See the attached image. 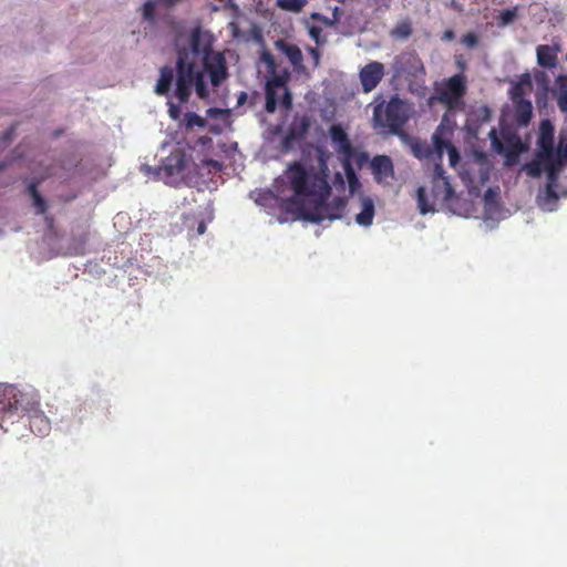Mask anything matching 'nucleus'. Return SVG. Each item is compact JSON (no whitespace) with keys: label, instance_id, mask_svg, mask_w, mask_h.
<instances>
[{"label":"nucleus","instance_id":"f257e3e1","mask_svg":"<svg viewBox=\"0 0 567 567\" xmlns=\"http://www.w3.org/2000/svg\"><path fill=\"white\" fill-rule=\"evenodd\" d=\"M173 84V94L177 99L178 104L168 100L167 106L168 115L174 121L181 117L182 110L179 104H185L189 101L193 90L202 100L209 96L204 72L196 69L194 61L188 60V52L185 48L178 49L175 69L171 65H164L159 69V76L154 92L159 96H168Z\"/></svg>","mask_w":567,"mask_h":567},{"label":"nucleus","instance_id":"f03ea898","mask_svg":"<svg viewBox=\"0 0 567 567\" xmlns=\"http://www.w3.org/2000/svg\"><path fill=\"white\" fill-rule=\"evenodd\" d=\"M27 417L31 432L39 436L51 430L49 419L39 408V395L34 389L0 384V434L13 432V425Z\"/></svg>","mask_w":567,"mask_h":567},{"label":"nucleus","instance_id":"7ed1b4c3","mask_svg":"<svg viewBox=\"0 0 567 567\" xmlns=\"http://www.w3.org/2000/svg\"><path fill=\"white\" fill-rule=\"evenodd\" d=\"M319 172H308L300 162L290 163L285 172L288 184L293 190L292 197H318L324 199L330 195L331 187L328 183L329 155L322 148H318Z\"/></svg>","mask_w":567,"mask_h":567},{"label":"nucleus","instance_id":"20e7f679","mask_svg":"<svg viewBox=\"0 0 567 567\" xmlns=\"http://www.w3.org/2000/svg\"><path fill=\"white\" fill-rule=\"evenodd\" d=\"M216 38L207 29L200 24L195 25L188 37L189 49L184 47L195 56H202L203 69L209 75L213 86H219L228 76L227 62L225 55L220 51H214ZM183 47H177L182 49Z\"/></svg>","mask_w":567,"mask_h":567},{"label":"nucleus","instance_id":"39448f33","mask_svg":"<svg viewBox=\"0 0 567 567\" xmlns=\"http://www.w3.org/2000/svg\"><path fill=\"white\" fill-rule=\"evenodd\" d=\"M315 198V206L308 208L302 199L289 197L282 202L281 208L287 214L293 215L297 219H303L320 224L326 219L333 220L342 217L347 202L341 197H336L331 203H326L327 198Z\"/></svg>","mask_w":567,"mask_h":567},{"label":"nucleus","instance_id":"423d86ee","mask_svg":"<svg viewBox=\"0 0 567 567\" xmlns=\"http://www.w3.org/2000/svg\"><path fill=\"white\" fill-rule=\"evenodd\" d=\"M411 107L398 95L375 105L373 126L390 134H399L410 118Z\"/></svg>","mask_w":567,"mask_h":567},{"label":"nucleus","instance_id":"0eeeda50","mask_svg":"<svg viewBox=\"0 0 567 567\" xmlns=\"http://www.w3.org/2000/svg\"><path fill=\"white\" fill-rule=\"evenodd\" d=\"M193 162L182 148H175L156 169V175L166 185L178 186L188 183V173Z\"/></svg>","mask_w":567,"mask_h":567},{"label":"nucleus","instance_id":"6e6552de","mask_svg":"<svg viewBox=\"0 0 567 567\" xmlns=\"http://www.w3.org/2000/svg\"><path fill=\"white\" fill-rule=\"evenodd\" d=\"M467 81L464 74H454L442 83H436L434 93L429 99V104L435 102L443 104L447 110H454L463 105V97L466 94Z\"/></svg>","mask_w":567,"mask_h":567},{"label":"nucleus","instance_id":"1a4fd4ad","mask_svg":"<svg viewBox=\"0 0 567 567\" xmlns=\"http://www.w3.org/2000/svg\"><path fill=\"white\" fill-rule=\"evenodd\" d=\"M454 196V189L449 179L433 178L432 179V199L426 195L424 187L417 189V205L421 214H427L435 210V204L449 203Z\"/></svg>","mask_w":567,"mask_h":567},{"label":"nucleus","instance_id":"9d476101","mask_svg":"<svg viewBox=\"0 0 567 567\" xmlns=\"http://www.w3.org/2000/svg\"><path fill=\"white\" fill-rule=\"evenodd\" d=\"M329 135L334 151L339 155V159H355V164L361 167L367 161L365 153H358L343 127L340 124H333L329 128Z\"/></svg>","mask_w":567,"mask_h":567},{"label":"nucleus","instance_id":"9b49d317","mask_svg":"<svg viewBox=\"0 0 567 567\" xmlns=\"http://www.w3.org/2000/svg\"><path fill=\"white\" fill-rule=\"evenodd\" d=\"M288 76L274 74L266 82V104L265 109L268 113H274L277 110L278 99L277 89L284 87V96L281 100L282 106L287 110L292 106V96L290 91L286 87Z\"/></svg>","mask_w":567,"mask_h":567},{"label":"nucleus","instance_id":"f8f14e48","mask_svg":"<svg viewBox=\"0 0 567 567\" xmlns=\"http://www.w3.org/2000/svg\"><path fill=\"white\" fill-rule=\"evenodd\" d=\"M554 125L549 120L542 121L537 138V157L546 159L547 162L556 157L554 151Z\"/></svg>","mask_w":567,"mask_h":567},{"label":"nucleus","instance_id":"ddd939ff","mask_svg":"<svg viewBox=\"0 0 567 567\" xmlns=\"http://www.w3.org/2000/svg\"><path fill=\"white\" fill-rule=\"evenodd\" d=\"M384 76V65L381 62L372 61L365 64L359 72L362 90L365 93L373 91Z\"/></svg>","mask_w":567,"mask_h":567},{"label":"nucleus","instance_id":"4468645a","mask_svg":"<svg viewBox=\"0 0 567 567\" xmlns=\"http://www.w3.org/2000/svg\"><path fill=\"white\" fill-rule=\"evenodd\" d=\"M371 169L378 183L386 182L393 177L394 168L391 158L386 155H377L371 162Z\"/></svg>","mask_w":567,"mask_h":567},{"label":"nucleus","instance_id":"2eb2a0df","mask_svg":"<svg viewBox=\"0 0 567 567\" xmlns=\"http://www.w3.org/2000/svg\"><path fill=\"white\" fill-rule=\"evenodd\" d=\"M277 49L282 52L296 72L305 70L303 55L300 48L297 44L288 43L284 40H279L276 43Z\"/></svg>","mask_w":567,"mask_h":567},{"label":"nucleus","instance_id":"dca6fc26","mask_svg":"<svg viewBox=\"0 0 567 567\" xmlns=\"http://www.w3.org/2000/svg\"><path fill=\"white\" fill-rule=\"evenodd\" d=\"M310 128V118L308 116H302L300 118L295 120L285 138H284V145L288 146L291 142L295 141H301L306 137Z\"/></svg>","mask_w":567,"mask_h":567},{"label":"nucleus","instance_id":"f3484780","mask_svg":"<svg viewBox=\"0 0 567 567\" xmlns=\"http://www.w3.org/2000/svg\"><path fill=\"white\" fill-rule=\"evenodd\" d=\"M526 146L523 144L520 138L513 137L507 140L506 146L504 148L505 154V165L513 166L518 163L519 155L525 152Z\"/></svg>","mask_w":567,"mask_h":567},{"label":"nucleus","instance_id":"a211bd4d","mask_svg":"<svg viewBox=\"0 0 567 567\" xmlns=\"http://www.w3.org/2000/svg\"><path fill=\"white\" fill-rule=\"evenodd\" d=\"M553 95L557 102L558 109L563 113H567V74L557 76Z\"/></svg>","mask_w":567,"mask_h":567},{"label":"nucleus","instance_id":"6ab92c4d","mask_svg":"<svg viewBox=\"0 0 567 567\" xmlns=\"http://www.w3.org/2000/svg\"><path fill=\"white\" fill-rule=\"evenodd\" d=\"M537 53V63L546 69H553L557 64V54L555 50L547 45L540 44L536 49Z\"/></svg>","mask_w":567,"mask_h":567},{"label":"nucleus","instance_id":"aec40b11","mask_svg":"<svg viewBox=\"0 0 567 567\" xmlns=\"http://www.w3.org/2000/svg\"><path fill=\"white\" fill-rule=\"evenodd\" d=\"M526 89H532V79L528 73L522 74L518 81L511 86L509 95L512 102H516L518 100H526Z\"/></svg>","mask_w":567,"mask_h":567},{"label":"nucleus","instance_id":"412c9836","mask_svg":"<svg viewBox=\"0 0 567 567\" xmlns=\"http://www.w3.org/2000/svg\"><path fill=\"white\" fill-rule=\"evenodd\" d=\"M515 110V118L519 124H527L533 114V105L529 100H518L513 102Z\"/></svg>","mask_w":567,"mask_h":567},{"label":"nucleus","instance_id":"4be33fe9","mask_svg":"<svg viewBox=\"0 0 567 567\" xmlns=\"http://www.w3.org/2000/svg\"><path fill=\"white\" fill-rule=\"evenodd\" d=\"M374 217V204L365 198L362 203V210L355 216V221L361 226H370Z\"/></svg>","mask_w":567,"mask_h":567},{"label":"nucleus","instance_id":"5701e85b","mask_svg":"<svg viewBox=\"0 0 567 567\" xmlns=\"http://www.w3.org/2000/svg\"><path fill=\"white\" fill-rule=\"evenodd\" d=\"M341 163L344 169L346 177L348 179L349 190L350 193L353 194L361 186L353 167V163H355V159H347L342 161Z\"/></svg>","mask_w":567,"mask_h":567},{"label":"nucleus","instance_id":"b1692460","mask_svg":"<svg viewBox=\"0 0 567 567\" xmlns=\"http://www.w3.org/2000/svg\"><path fill=\"white\" fill-rule=\"evenodd\" d=\"M307 0H276V7L282 11L299 13L307 6Z\"/></svg>","mask_w":567,"mask_h":567},{"label":"nucleus","instance_id":"393cba45","mask_svg":"<svg viewBox=\"0 0 567 567\" xmlns=\"http://www.w3.org/2000/svg\"><path fill=\"white\" fill-rule=\"evenodd\" d=\"M157 6H162V3L158 0H147L142 6V18L144 21L155 24L156 23V12L155 9Z\"/></svg>","mask_w":567,"mask_h":567},{"label":"nucleus","instance_id":"a878e982","mask_svg":"<svg viewBox=\"0 0 567 567\" xmlns=\"http://www.w3.org/2000/svg\"><path fill=\"white\" fill-rule=\"evenodd\" d=\"M546 165H547L546 159H542L536 156L535 159H533L524 165V169L528 176L538 177V176H540L542 171L545 169Z\"/></svg>","mask_w":567,"mask_h":567},{"label":"nucleus","instance_id":"bb28decb","mask_svg":"<svg viewBox=\"0 0 567 567\" xmlns=\"http://www.w3.org/2000/svg\"><path fill=\"white\" fill-rule=\"evenodd\" d=\"M185 126L187 128L204 127L206 125L205 118L194 112H187L184 116Z\"/></svg>","mask_w":567,"mask_h":567},{"label":"nucleus","instance_id":"cd10ccee","mask_svg":"<svg viewBox=\"0 0 567 567\" xmlns=\"http://www.w3.org/2000/svg\"><path fill=\"white\" fill-rule=\"evenodd\" d=\"M432 138L434 147L440 156L443 154L444 151L449 150L452 146V143L449 140L444 138L442 134L439 132H435Z\"/></svg>","mask_w":567,"mask_h":567},{"label":"nucleus","instance_id":"c85d7f7f","mask_svg":"<svg viewBox=\"0 0 567 567\" xmlns=\"http://www.w3.org/2000/svg\"><path fill=\"white\" fill-rule=\"evenodd\" d=\"M32 200L34 208L37 209V213L39 215L44 214L47 210V202L44 200V198L41 195H37L35 198H33Z\"/></svg>","mask_w":567,"mask_h":567},{"label":"nucleus","instance_id":"c756f323","mask_svg":"<svg viewBox=\"0 0 567 567\" xmlns=\"http://www.w3.org/2000/svg\"><path fill=\"white\" fill-rule=\"evenodd\" d=\"M462 43L467 48H474L478 43V37L474 32H468L463 35Z\"/></svg>","mask_w":567,"mask_h":567},{"label":"nucleus","instance_id":"7c9ffc66","mask_svg":"<svg viewBox=\"0 0 567 567\" xmlns=\"http://www.w3.org/2000/svg\"><path fill=\"white\" fill-rule=\"evenodd\" d=\"M321 34H322V29L320 27H317V25L310 27L309 35L311 37V39H313L316 41L317 44H322L324 42V40L321 39Z\"/></svg>","mask_w":567,"mask_h":567},{"label":"nucleus","instance_id":"2f4dec72","mask_svg":"<svg viewBox=\"0 0 567 567\" xmlns=\"http://www.w3.org/2000/svg\"><path fill=\"white\" fill-rule=\"evenodd\" d=\"M545 169L548 173L549 182H554L556 178V171H557L556 157L554 159H550V162H547Z\"/></svg>","mask_w":567,"mask_h":567},{"label":"nucleus","instance_id":"473e14b6","mask_svg":"<svg viewBox=\"0 0 567 567\" xmlns=\"http://www.w3.org/2000/svg\"><path fill=\"white\" fill-rule=\"evenodd\" d=\"M515 12L513 10H505L501 14V22L502 24H508L511 23L515 18Z\"/></svg>","mask_w":567,"mask_h":567},{"label":"nucleus","instance_id":"72a5a7b5","mask_svg":"<svg viewBox=\"0 0 567 567\" xmlns=\"http://www.w3.org/2000/svg\"><path fill=\"white\" fill-rule=\"evenodd\" d=\"M446 151L449 152V157H450L451 165H455L458 162V159H460V155H458L456 148L452 145Z\"/></svg>","mask_w":567,"mask_h":567},{"label":"nucleus","instance_id":"f704fd0d","mask_svg":"<svg viewBox=\"0 0 567 567\" xmlns=\"http://www.w3.org/2000/svg\"><path fill=\"white\" fill-rule=\"evenodd\" d=\"M433 178L449 179V178L445 176V171H444V168H443V166H442L441 164H436V165L434 166Z\"/></svg>","mask_w":567,"mask_h":567},{"label":"nucleus","instance_id":"c9c22d12","mask_svg":"<svg viewBox=\"0 0 567 567\" xmlns=\"http://www.w3.org/2000/svg\"><path fill=\"white\" fill-rule=\"evenodd\" d=\"M395 32L403 38H408L411 34V28L409 24H402L396 28Z\"/></svg>","mask_w":567,"mask_h":567},{"label":"nucleus","instance_id":"e433bc0d","mask_svg":"<svg viewBox=\"0 0 567 567\" xmlns=\"http://www.w3.org/2000/svg\"><path fill=\"white\" fill-rule=\"evenodd\" d=\"M207 166H209L212 169H214L215 172H220L221 168H223V164L218 161H215V159H209L206 162Z\"/></svg>","mask_w":567,"mask_h":567},{"label":"nucleus","instance_id":"4c0bfd02","mask_svg":"<svg viewBox=\"0 0 567 567\" xmlns=\"http://www.w3.org/2000/svg\"><path fill=\"white\" fill-rule=\"evenodd\" d=\"M455 63H456V66L458 68V70L461 71L460 74H463V72L467 68V64H466L465 60L463 59V56H461V55L456 56Z\"/></svg>","mask_w":567,"mask_h":567},{"label":"nucleus","instance_id":"58836bf2","mask_svg":"<svg viewBox=\"0 0 567 567\" xmlns=\"http://www.w3.org/2000/svg\"><path fill=\"white\" fill-rule=\"evenodd\" d=\"M28 193L33 198H35L37 195H40L38 192V184L37 183H30L28 186Z\"/></svg>","mask_w":567,"mask_h":567},{"label":"nucleus","instance_id":"ea45409f","mask_svg":"<svg viewBox=\"0 0 567 567\" xmlns=\"http://www.w3.org/2000/svg\"><path fill=\"white\" fill-rule=\"evenodd\" d=\"M207 116L209 117H217L218 115L223 114L224 111L221 109H217V107H210L207 110Z\"/></svg>","mask_w":567,"mask_h":567},{"label":"nucleus","instance_id":"a19ab883","mask_svg":"<svg viewBox=\"0 0 567 567\" xmlns=\"http://www.w3.org/2000/svg\"><path fill=\"white\" fill-rule=\"evenodd\" d=\"M247 93L246 92H240L237 96V106H241L246 103L247 101Z\"/></svg>","mask_w":567,"mask_h":567},{"label":"nucleus","instance_id":"79ce46f5","mask_svg":"<svg viewBox=\"0 0 567 567\" xmlns=\"http://www.w3.org/2000/svg\"><path fill=\"white\" fill-rule=\"evenodd\" d=\"M309 53L311 54V56L315 59V62L316 64L319 63V60H320V53L318 51V49L316 48H309Z\"/></svg>","mask_w":567,"mask_h":567},{"label":"nucleus","instance_id":"37998d69","mask_svg":"<svg viewBox=\"0 0 567 567\" xmlns=\"http://www.w3.org/2000/svg\"><path fill=\"white\" fill-rule=\"evenodd\" d=\"M455 34H454V31L453 30H446L444 33H443V37L442 39L445 40V41H452L454 39Z\"/></svg>","mask_w":567,"mask_h":567},{"label":"nucleus","instance_id":"c03bdc74","mask_svg":"<svg viewBox=\"0 0 567 567\" xmlns=\"http://www.w3.org/2000/svg\"><path fill=\"white\" fill-rule=\"evenodd\" d=\"M205 231H206V225H205V223H204V221H200V223H199V225H198V227H197V233H198L199 235H203Z\"/></svg>","mask_w":567,"mask_h":567},{"label":"nucleus","instance_id":"a18cd8bd","mask_svg":"<svg viewBox=\"0 0 567 567\" xmlns=\"http://www.w3.org/2000/svg\"><path fill=\"white\" fill-rule=\"evenodd\" d=\"M337 13H338V8H336L333 11V20L329 21L328 19H324V23L328 25H332L334 23V21L337 20Z\"/></svg>","mask_w":567,"mask_h":567},{"label":"nucleus","instance_id":"49530a36","mask_svg":"<svg viewBox=\"0 0 567 567\" xmlns=\"http://www.w3.org/2000/svg\"><path fill=\"white\" fill-rule=\"evenodd\" d=\"M14 132V128L11 127L10 130H8L4 134H3V140L7 141V140H10L12 134Z\"/></svg>","mask_w":567,"mask_h":567},{"label":"nucleus","instance_id":"de8ad7c7","mask_svg":"<svg viewBox=\"0 0 567 567\" xmlns=\"http://www.w3.org/2000/svg\"><path fill=\"white\" fill-rule=\"evenodd\" d=\"M558 154L560 157L567 158V146L564 148L559 146Z\"/></svg>","mask_w":567,"mask_h":567},{"label":"nucleus","instance_id":"09e8293b","mask_svg":"<svg viewBox=\"0 0 567 567\" xmlns=\"http://www.w3.org/2000/svg\"><path fill=\"white\" fill-rule=\"evenodd\" d=\"M493 195H494V192H493L491 188H488V189L485 192L484 197H485V199H486V200H488V199H489V197H492Z\"/></svg>","mask_w":567,"mask_h":567},{"label":"nucleus","instance_id":"8fccbe9b","mask_svg":"<svg viewBox=\"0 0 567 567\" xmlns=\"http://www.w3.org/2000/svg\"><path fill=\"white\" fill-rule=\"evenodd\" d=\"M416 62L419 64L420 70L424 73V66H423L422 62L420 60H416Z\"/></svg>","mask_w":567,"mask_h":567},{"label":"nucleus","instance_id":"3c124183","mask_svg":"<svg viewBox=\"0 0 567 567\" xmlns=\"http://www.w3.org/2000/svg\"><path fill=\"white\" fill-rule=\"evenodd\" d=\"M547 190H548V194H549V195H555V194H554V192L551 190V186H550V184H548V186H547Z\"/></svg>","mask_w":567,"mask_h":567},{"label":"nucleus","instance_id":"603ef678","mask_svg":"<svg viewBox=\"0 0 567 567\" xmlns=\"http://www.w3.org/2000/svg\"><path fill=\"white\" fill-rule=\"evenodd\" d=\"M4 167H6V164H4V163H1V164H0V171H2Z\"/></svg>","mask_w":567,"mask_h":567}]
</instances>
